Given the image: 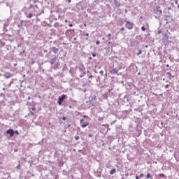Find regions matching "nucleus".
Returning a JSON list of instances; mask_svg holds the SVG:
<instances>
[{
	"mask_svg": "<svg viewBox=\"0 0 179 179\" xmlns=\"http://www.w3.org/2000/svg\"><path fill=\"white\" fill-rule=\"evenodd\" d=\"M80 125L82 128H86V127H89V122L86 121L85 119H81Z\"/></svg>",
	"mask_w": 179,
	"mask_h": 179,
	"instance_id": "nucleus-1",
	"label": "nucleus"
},
{
	"mask_svg": "<svg viewBox=\"0 0 179 179\" xmlns=\"http://www.w3.org/2000/svg\"><path fill=\"white\" fill-rule=\"evenodd\" d=\"M66 99V95L63 94L58 99V104L59 106H62V101H64Z\"/></svg>",
	"mask_w": 179,
	"mask_h": 179,
	"instance_id": "nucleus-2",
	"label": "nucleus"
},
{
	"mask_svg": "<svg viewBox=\"0 0 179 179\" xmlns=\"http://www.w3.org/2000/svg\"><path fill=\"white\" fill-rule=\"evenodd\" d=\"M6 134H8L10 138H12V136H13L15 134H16V131L13 130V129H10L6 130Z\"/></svg>",
	"mask_w": 179,
	"mask_h": 179,
	"instance_id": "nucleus-3",
	"label": "nucleus"
},
{
	"mask_svg": "<svg viewBox=\"0 0 179 179\" xmlns=\"http://www.w3.org/2000/svg\"><path fill=\"white\" fill-rule=\"evenodd\" d=\"M126 27H127V29H129V30H131V29L134 28V24L131 22L128 21L126 23Z\"/></svg>",
	"mask_w": 179,
	"mask_h": 179,
	"instance_id": "nucleus-4",
	"label": "nucleus"
},
{
	"mask_svg": "<svg viewBox=\"0 0 179 179\" xmlns=\"http://www.w3.org/2000/svg\"><path fill=\"white\" fill-rule=\"evenodd\" d=\"M6 79H10L13 76V75L9 72H6L3 75Z\"/></svg>",
	"mask_w": 179,
	"mask_h": 179,
	"instance_id": "nucleus-5",
	"label": "nucleus"
},
{
	"mask_svg": "<svg viewBox=\"0 0 179 179\" xmlns=\"http://www.w3.org/2000/svg\"><path fill=\"white\" fill-rule=\"evenodd\" d=\"M50 64L51 65H54L55 64V62H57V57L50 59V60L49 61Z\"/></svg>",
	"mask_w": 179,
	"mask_h": 179,
	"instance_id": "nucleus-6",
	"label": "nucleus"
},
{
	"mask_svg": "<svg viewBox=\"0 0 179 179\" xmlns=\"http://www.w3.org/2000/svg\"><path fill=\"white\" fill-rule=\"evenodd\" d=\"M114 2H115V5L117 8H120V6H121V3L118 2V1L114 0Z\"/></svg>",
	"mask_w": 179,
	"mask_h": 179,
	"instance_id": "nucleus-7",
	"label": "nucleus"
},
{
	"mask_svg": "<svg viewBox=\"0 0 179 179\" xmlns=\"http://www.w3.org/2000/svg\"><path fill=\"white\" fill-rule=\"evenodd\" d=\"M110 73H114V74L118 73V69H112L111 71H110Z\"/></svg>",
	"mask_w": 179,
	"mask_h": 179,
	"instance_id": "nucleus-8",
	"label": "nucleus"
},
{
	"mask_svg": "<svg viewBox=\"0 0 179 179\" xmlns=\"http://www.w3.org/2000/svg\"><path fill=\"white\" fill-rule=\"evenodd\" d=\"M166 76H167L168 79H171L172 78H174V76H171V72H167L166 73Z\"/></svg>",
	"mask_w": 179,
	"mask_h": 179,
	"instance_id": "nucleus-9",
	"label": "nucleus"
},
{
	"mask_svg": "<svg viewBox=\"0 0 179 179\" xmlns=\"http://www.w3.org/2000/svg\"><path fill=\"white\" fill-rule=\"evenodd\" d=\"M157 12H158L159 15H162V13H163V11L161 10L160 6L157 7Z\"/></svg>",
	"mask_w": 179,
	"mask_h": 179,
	"instance_id": "nucleus-10",
	"label": "nucleus"
},
{
	"mask_svg": "<svg viewBox=\"0 0 179 179\" xmlns=\"http://www.w3.org/2000/svg\"><path fill=\"white\" fill-rule=\"evenodd\" d=\"M58 48H57L56 47L52 48V51L55 54H57V52H58Z\"/></svg>",
	"mask_w": 179,
	"mask_h": 179,
	"instance_id": "nucleus-11",
	"label": "nucleus"
},
{
	"mask_svg": "<svg viewBox=\"0 0 179 179\" xmlns=\"http://www.w3.org/2000/svg\"><path fill=\"white\" fill-rule=\"evenodd\" d=\"M115 169H112L110 171V174L111 175V176H113V174H114V173H115Z\"/></svg>",
	"mask_w": 179,
	"mask_h": 179,
	"instance_id": "nucleus-12",
	"label": "nucleus"
},
{
	"mask_svg": "<svg viewBox=\"0 0 179 179\" xmlns=\"http://www.w3.org/2000/svg\"><path fill=\"white\" fill-rule=\"evenodd\" d=\"M138 52L137 53V55H141V54H142V50H138Z\"/></svg>",
	"mask_w": 179,
	"mask_h": 179,
	"instance_id": "nucleus-13",
	"label": "nucleus"
},
{
	"mask_svg": "<svg viewBox=\"0 0 179 179\" xmlns=\"http://www.w3.org/2000/svg\"><path fill=\"white\" fill-rule=\"evenodd\" d=\"M159 176L164 178V177H166V175H164V173H161V174L159 175Z\"/></svg>",
	"mask_w": 179,
	"mask_h": 179,
	"instance_id": "nucleus-14",
	"label": "nucleus"
},
{
	"mask_svg": "<svg viewBox=\"0 0 179 179\" xmlns=\"http://www.w3.org/2000/svg\"><path fill=\"white\" fill-rule=\"evenodd\" d=\"M17 170H20V164L16 166Z\"/></svg>",
	"mask_w": 179,
	"mask_h": 179,
	"instance_id": "nucleus-15",
	"label": "nucleus"
},
{
	"mask_svg": "<svg viewBox=\"0 0 179 179\" xmlns=\"http://www.w3.org/2000/svg\"><path fill=\"white\" fill-rule=\"evenodd\" d=\"M147 178H152V176H150V173L147 174Z\"/></svg>",
	"mask_w": 179,
	"mask_h": 179,
	"instance_id": "nucleus-16",
	"label": "nucleus"
},
{
	"mask_svg": "<svg viewBox=\"0 0 179 179\" xmlns=\"http://www.w3.org/2000/svg\"><path fill=\"white\" fill-rule=\"evenodd\" d=\"M141 30L142 31H145V30H146V28L145 27H142Z\"/></svg>",
	"mask_w": 179,
	"mask_h": 179,
	"instance_id": "nucleus-17",
	"label": "nucleus"
},
{
	"mask_svg": "<svg viewBox=\"0 0 179 179\" xmlns=\"http://www.w3.org/2000/svg\"><path fill=\"white\" fill-rule=\"evenodd\" d=\"M165 89H169V87H170L169 85H164Z\"/></svg>",
	"mask_w": 179,
	"mask_h": 179,
	"instance_id": "nucleus-18",
	"label": "nucleus"
},
{
	"mask_svg": "<svg viewBox=\"0 0 179 179\" xmlns=\"http://www.w3.org/2000/svg\"><path fill=\"white\" fill-rule=\"evenodd\" d=\"M76 141H79V136H75Z\"/></svg>",
	"mask_w": 179,
	"mask_h": 179,
	"instance_id": "nucleus-19",
	"label": "nucleus"
},
{
	"mask_svg": "<svg viewBox=\"0 0 179 179\" xmlns=\"http://www.w3.org/2000/svg\"><path fill=\"white\" fill-rule=\"evenodd\" d=\"M157 34H162V29L158 30Z\"/></svg>",
	"mask_w": 179,
	"mask_h": 179,
	"instance_id": "nucleus-20",
	"label": "nucleus"
},
{
	"mask_svg": "<svg viewBox=\"0 0 179 179\" xmlns=\"http://www.w3.org/2000/svg\"><path fill=\"white\" fill-rule=\"evenodd\" d=\"M29 19H31V17H33V14H29Z\"/></svg>",
	"mask_w": 179,
	"mask_h": 179,
	"instance_id": "nucleus-21",
	"label": "nucleus"
},
{
	"mask_svg": "<svg viewBox=\"0 0 179 179\" xmlns=\"http://www.w3.org/2000/svg\"><path fill=\"white\" fill-rule=\"evenodd\" d=\"M143 176H144L143 173H141L140 176H139L140 178H143Z\"/></svg>",
	"mask_w": 179,
	"mask_h": 179,
	"instance_id": "nucleus-22",
	"label": "nucleus"
},
{
	"mask_svg": "<svg viewBox=\"0 0 179 179\" xmlns=\"http://www.w3.org/2000/svg\"><path fill=\"white\" fill-rule=\"evenodd\" d=\"M83 36H87V37H89V33L84 34Z\"/></svg>",
	"mask_w": 179,
	"mask_h": 179,
	"instance_id": "nucleus-23",
	"label": "nucleus"
},
{
	"mask_svg": "<svg viewBox=\"0 0 179 179\" xmlns=\"http://www.w3.org/2000/svg\"><path fill=\"white\" fill-rule=\"evenodd\" d=\"M62 120H63V121H66V117H62Z\"/></svg>",
	"mask_w": 179,
	"mask_h": 179,
	"instance_id": "nucleus-24",
	"label": "nucleus"
},
{
	"mask_svg": "<svg viewBox=\"0 0 179 179\" xmlns=\"http://www.w3.org/2000/svg\"><path fill=\"white\" fill-rule=\"evenodd\" d=\"M96 44H97V45L100 44V41H97L96 42Z\"/></svg>",
	"mask_w": 179,
	"mask_h": 179,
	"instance_id": "nucleus-25",
	"label": "nucleus"
},
{
	"mask_svg": "<svg viewBox=\"0 0 179 179\" xmlns=\"http://www.w3.org/2000/svg\"><path fill=\"white\" fill-rule=\"evenodd\" d=\"M10 86H12V82H10L8 85V87H10Z\"/></svg>",
	"mask_w": 179,
	"mask_h": 179,
	"instance_id": "nucleus-26",
	"label": "nucleus"
},
{
	"mask_svg": "<svg viewBox=\"0 0 179 179\" xmlns=\"http://www.w3.org/2000/svg\"><path fill=\"white\" fill-rule=\"evenodd\" d=\"M31 110H32V111H36V108L34 107L31 108Z\"/></svg>",
	"mask_w": 179,
	"mask_h": 179,
	"instance_id": "nucleus-27",
	"label": "nucleus"
},
{
	"mask_svg": "<svg viewBox=\"0 0 179 179\" xmlns=\"http://www.w3.org/2000/svg\"><path fill=\"white\" fill-rule=\"evenodd\" d=\"M99 121H101V120H103V117H99Z\"/></svg>",
	"mask_w": 179,
	"mask_h": 179,
	"instance_id": "nucleus-28",
	"label": "nucleus"
},
{
	"mask_svg": "<svg viewBox=\"0 0 179 179\" xmlns=\"http://www.w3.org/2000/svg\"><path fill=\"white\" fill-rule=\"evenodd\" d=\"M88 136L89 138H92V136H93V134H89Z\"/></svg>",
	"mask_w": 179,
	"mask_h": 179,
	"instance_id": "nucleus-29",
	"label": "nucleus"
},
{
	"mask_svg": "<svg viewBox=\"0 0 179 179\" xmlns=\"http://www.w3.org/2000/svg\"><path fill=\"white\" fill-rule=\"evenodd\" d=\"M99 73H101V75H103V71H101L99 72Z\"/></svg>",
	"mask_w": 179,
	"mask_h": 179,
	"instance_id": "nucleus-30",
	"label": "nucleus"
},
{
	"mask_svg": "<svg viewBox=\"0 0 179 179\" xmlns=\"http://www.w3.org/2000/svg\"><path fill=\"white\" fill-rule=\"evenodd\" d=\"M121 30H122V31H124V27H122V28H121Z\"/></svg>",
	"mask_w": 179,
	"mask_h": 179,
	"instance_id": "nucleus-31",
	"label": "nucleus"
},
{
	"mask_svg": "<svg viewBox=\"0 0 179 179\" xmlns=\"http://www.w3.org/2000/svg\"><path fill=\"white\" fill-rule=\"evenodd\" d=\"M108 36L110 38V37H111V34H108Z\"/></svg>",
	"mask_w": 179,
	"mask_h": 179,
	"instance_id": "nucleus-32",
	"label": "nucleus"
},
{
	"mask_svg": "<svg viewBox=\"0 0 179 179\" xmlns=\"http://www.w3.org/2000/svg\"><path fill=\"white\" fill-rule=\"evenodd\" d=\"M136 179H139V176H136Z\"/></svg>",
	"mask_w": 179,
	"mask_h": 179,
	"instance_id": "nucleus-33",
	"label": "nucleus"
},
{
	"mask_svg": "<svg viewBox=\"0 0 179 179\" xmlns=\"http://www.w3.org/2000/svg\"><path fill=\"white\" fill-rule=\"evenodd\" d=\"M72 26H73L72 24H69V27H72Z\"/></svg>",
	"mask_w": 179,
	"mask_h": 179,
	"instance_id": "nucleus-34",
	"label": "nucleus"
},
{
	"mask_svg": "<svg viewBox=\"0 0 179 179\" xmlns=\"http://www.w3.org/2000/svg\"><path fill=\"white\" fill-rule=\"evenodd\" d=\"M89 78H93V76L91 75V76H89Z\"/></svg>",
	"mask_w": 179,
	"mask_h": 179,
	"instance_id": "nucleus-35",
	"label": "nucleus"
},
{
	"mask_svg": "<svg viewBox=\"0 0 179 179\" xmlns=\"http://www.w3.org/2000/svg\"><path fill=\"white\" fill-rule=\"evenodd\" d=\"M175 3L176 5H177V3H178V1H175Z\"/></svg>",
	"mask_w": 179,
	"mask_h": 179,
	"instance_id": "nucleus-36",
	"label": "nucleus"
},
{
	"mask_svg": "<svg viewBox=\"0 0 179 179\" xmlns=\"http://www.w3.org/2000/svg\"><path fill=\"white\" fill-rule=\"evenodd\" d=\"M31 115H34V113L31 112Z\"/></svg>",
	"mask_w": 179,
	"mask_h": 179,
	"instance_id": "nucleus-37",
	"label": "nucleus"
},
{
	"mask_svg": "<svg viewBox=\"0 0 179 179\" xmlns=\"http://www.w3.org/2000/svg\"><path fill=\"white\" fill-rule=\"evenodd\" d=\"M65 23H68V20H65Z\"/></svg>",
	"mask_w": 179,
	"mask_h": 179,
	"instance_id": "nucleus-38",
	"label": "nucleus"
},
{
	"mask_svg": "<svg viewBox=\"0 0 179 179\" xmlns=\"http://www.w3.org/2000/svg\"><path fill=\"white\" fill-rule=\"evenodd\" d=\"M92 56H93V57H96V54H93Z\"/></svg>",
	"mask_w": 179,
	"mask_h": 179,
	"instance_id": "nucleus-39",
	"label": "nucleus"
},
{
	"mask_svg": "<svg viewBox=\"0 0 179 179\" xmlns=\"http://www.w3.org/2000/svg\"><path fill=\"white\" fill-rule=\"evenodd\" d=\"M15 132H16V134H19V132L17 131H16Z\"/></svg>",
	"mask_w": 179,
	"mask_h": 179,
	"instance_id": "nucleus-40",
	"label": "nucleus"
},
{
	"mask_svg": "<svg viewBox=\"0 0 179 179\" xmlns=\"http://www.w3.org/2000/svg\"><path fill=\"white\" fill-rule=\"evenodd\" d=\"M110 1V2H113V0H109Z\"/></svg>",
	"mask_w": 179,
	"mask_h": 179,
	"instance_id": "nucleus-41",
	"label": "nucleus"
},
{
	"mask_svg": "<svg viewBox=\"0 0 179 179\" xmlns=\"http://www.w3.org/2000/svg\"><path fill=\"white\" fill-rule=\"evenodd\" d=\"M83 117L85 118L86 115H84Z\"/></svg>",
	"mask_w": 179,
	"mask_h": 179,
	"instance_id": "nucleus-42",
	"label": "nucleus"
},
{
	"mask_svg": "<svg viewBox=\"0 0 179 179\" xmlns=\"http://www.w3.org/2000/svg\"><path fill=\"white\" fill-rule=\"evenodd\" d=\"M69 2H71V0H69Z\"/></svg>",
	"mask_w": 179,
	"mask_h": 179,
	"instance_id": "nucleus-43",
	"label": "nucleus"
},
{
	"mask_svg": "<svg viewBox=\"0 0 179 179\" xmlns=\"http://www.w3.org/2000/svg\"><path fill=\"white\" fill-rule=\"evenodd\" d=\"M3 90H5V88H3Z\"/></svg>",
	"mask_w": 179,
	"mask_h": 179,
	"instance_id": "nucleus-44",
	"label": "nucleus"
},
{
	"mask_svg": "<svg viewBox=\"0 0 179 179\" xmlns=\"http://www.w3.org/2000/svg\"><path fill=\"white\" fill-rule=\"evenodd\" d=\"M14 152H16V150H14Z\"/></svg>",
	"mask_w": 179,
	"mask_h": 179,
	"instance_id": "nucleus-45",
	"label": "nucleus"
},
{
	"mask_svg": "<svg viewBox=\"0 0 179 179\" xmlns=\"http://www.w3.org/2000/svg\"><path fill=\"white\" fill-rule=\"evenodd\" d=\"M178 8H179V5H178Z\"/></svg>",
	"mask_w": 179,
	"mask_h": 179,
	"instance_id": "nucleus-46",
	"label": "nucleus"
},
{
	"mask_svg": "<svg viewBox=\"0 0 179 179\" xmlns=\"http://www.w3.org/2000/svg\"><path fill=\"white\" fill-rule=\"evenodd\" d=\"M166 66H169V64H167Z\"/></svg>",
	"mask_w": 179,
	"mask_h": 179,
	"instance_id": "nucleus-47",
	"label": "nucleus"
},
{
	"mask_svg": "<svg viewBox=\"0 0 179 179\" xmlns=\"http://www.w3.org/2000/svg\"><path fill=\"white\" fill-rule=\"evenodd\" d=\"M124 1H128V0H124Z\"/></svg>",
	"mask_w": 179,
	"mask_h": 179,
	"instance_id": "nucleus-48",
	"label": "nucleus"
}]
</instances>
